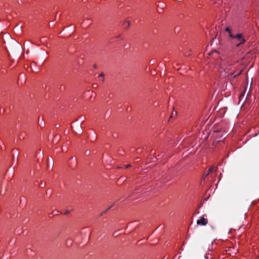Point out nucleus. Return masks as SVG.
Masks as SVG:
<instances>
[{
  "label": "nucleus",
  "mask_w": 259,
  "mask_h": 259,
  "mask_svg": "<svg viewBox=\"0 0 259 259\" xmlns=\"http://www.w3.org/2000/svg\"><path fill=\"white\" fill-rule=\"evenodd\" d=\"M237 61L231 58H226L221 59L219 64V71L221 73H224V75L228 74L229 78H234L241 73L242 70L234 71L230 72L232 67Z\"/></svg>",
  "instance_id": "nucleus-1"
},
{
  "label": "nucleus",
  "mask_w": 259,
  "mask_h": 259,
  "mask_svg": "<svg viewBox=\"0 0 259 259\" xmlns=\"http://www.w3.org/2000/svg\"><path fill=\"white\" fill-rule=\"evenodd\" d=\"M225 30L228 33L229 40L236 47H239L245 42V36L241 33H236L231 26H227Z\"/></svg>",
  "instance_id": "nucleus-2"
},
{
  "label": "nucleus",
  "mask_w": 259,
  "mask_h": 259,
  "mask_svg": "<svg viewBox=\"0 0 259 259\" xmlns=\"http://www.w3.org/2000/svg\"><path fill=\"white\" fill-rule=\"evenodd\" d=\"M206 215H203L197 221V224L200 226H205L208 223V220L205 218Z\"/></svg>",
  "instance_id": "nucleus-3"
},
{
  "label": "nucleus",
  "mask_w": 259,
  "mask_h": 259,
  "mask_svg": "<svg viewBox=\"0 0 259 259\" xmlns=\"http://www.w3.org/2000/svg\"><path fill=\"white\" fill-rule=\"evenodd\" d=\"M38 123L39 126L41 128L45 126V122L43 119L40 120V118H38Z\"/></svg>",
  "instance_id": "nucleus-4"
},
{
  "label": "nucleus",
  "mask_w": 259,
  "mask_h": 259,
  "mask_svg": "<svg viewBox=\"0 0 259 259\" xmlns=\"http://www.w3.org/2000/svg\"><path fill=\"white\" fill-rule=\"evenodd\" d=\"M130 22L128 20H125L123 22V25L124 26V27L125 29H127L130 26Z\"/></svg>",
  "instance_id": "nucleus-5"
},
{
  "label": "nucleus",
  "mask_w": 259,
  "mask_h": 259,
  "mask_svg": "<svg viewBox=\"0 0 259 259\" xmlns=\"http://www.w3.org/2000/svg\"><path fill=\"white\" fill-rule=\"evenodd\" d=\"M215 170V168L214 166H211V167H210L208 170H207V171L205 174V176H207L209 174V172H210L211 171H212V170Z\"/></svg>",
  "instance_id": "nucleus-6"
},
{
  "label": "nucleus",
  "mask_w": 259,
  "mask_h": 259,
  "mask_svg": "<svg viewBox=\"0 0 259 259\" xmlns=\"http://www.w3.org/2000/svg\"><path fill=\"white\" fill-rule=\"evenodd\" d=\"M209 55H214L215 57H218L219 56V52L217 50L212 51L209 54Z\"/></svg>",
  "instance_id": "nucleus-7"
},
{
  "label": "nucleus",
  "mask_w": 259,
  "mask_h": 259,
  "mask_svg": "<svg viewBox=\"0 0 259 259\" xmlns=\"http://www.w3.org/2000/svg\"><path fill=\"white\" fill-rule=\"evenodd\" d=\"M111 207V206H110L106 210H105L104 211H103L101 214V215H102L104 213H105L108 210H109L110 209V208Z\"/></svg>",
  "instance_id": "nucleus-8"
},
{
  "label": "nucleus",
  "mask_w": 259,
  "mask_h": 259,
  "mask_svg": "<svg viewBox=\"0 0 259 259\" xmlns=\"http://www.w3.org/2000/svg\"><path fill=\"white\" fill-rule=\"evenodd\" d=\"M104 74L103 73H101L99 75V77H104Z\"/></svg>",
  "instance_id": "nucleus-9"
},
{
  "label": "nucleus",
  "mask_w": 259,
  "mask_h": 259,
  "mask_svg": "<svg viewBox=\"0 0 259 259\" xmlns=\"http://www.w3.org/2000/svg\"><path fill=\"white\" fill-rule=\"evenodd\" d=\"M130 166H131V164H127V165H126L125 166V167L126 168H127L130 167Z\"/></svg>",
  "instance_id": "nucleus-10"
},
{
  "label": "nucleus",
  "mask_w": 259,
  "mask_h": 259,
  "mask_svg": "<svg viewBox=\"0 0 259 259\" xmlns=\"http://www.w3.org/2000/svg\"><path fill=\"white\" fill-rule=\"evenodd\" d=\"M45 185V184H44V183H41V184H40V186L41 187H43Z\"/></svg>",
  "instance_id": "nucleus-11"
},
{
  "label": "nucleus",
  "mask_w": 259,
  "mask_h": 259,
  "mask_svg": "<svg viewBox=\"0 0 259 259\" xmlns=\"http://www.w3.org/2000/svg\"><path fill=\"white\" fill-rule=\"evenodd\" d=\"M97 87V85L96 84H93V87L94 88H96Z\"/></svg>",
  "instance_id": "nucleus-12"
},
{
  "label": "nucleus",
  "mask_w": 259,
  "mask_h": 259,
  "mask_svg": "<svg viewBox=\"0 0 259 259\" xmlns=\"http://www.w3.org/2000/svg\"><path fill=\"white\" fill-rule=\"evenodd\" d=\"M68 212H69V211H68V210H67V211H66L64 212V213H65V214H67Z\"/></svg>",
  "instance_id": "nucleus-13"
},
{
  "label": "nucleus",
  "mask_w": 259,
  "mask_h": 259,
  "mask_svg": "<svg viewBox=\"0 0 259 259\" xmlns=\"http://www.w3.org/2000/svg\"><path fill=\"white\" fill-rule=\"evenodd\" d=\"M103 81H104V79H103L102 80V82H103Z\"/></svg>",
  "instance_id": "nucleus-14"
}]
</instances>
